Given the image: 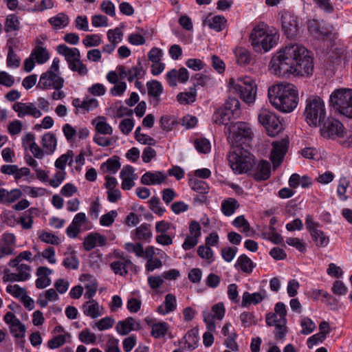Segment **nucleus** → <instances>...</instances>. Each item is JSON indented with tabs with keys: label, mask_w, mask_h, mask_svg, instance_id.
Wrapping results in <instances>:
<instances>
[{
	"label": "nucleus",
	"mask_w": 352,
	"mask_h": 352,
	"mask_svg": "<svg viewBox=\"0 0 352 352\" xmlns=\"http://www.w3.org/2000/svg\"><path fill=\"white\" fill-rule=\"evenodd\" d=\"M6 292L12 294L16 298H21L22 296L26 294V290L24 288L21 287L19 285H8L6 287Z\"/></svg>",
	"instance_id": "5fc2aeb1"
},
{
	"label": "nucleus",
	"mask_w": 352,
	"mask_h": 352,
	"mask_svg": "<svg viewBox=\"0 0 352 352\" xmlns=\"http://www.w3.org/2000/svg\"><path fill=\"white\" fill-rule=\"evenodd\" d=\"M38 211L36 208H30L24 212L23 216L19 218V223H21L23 229L29 230L32 228L33 224L32 214H36Z\"/></svg>",
	"instance_id": "cd10ccee"
},
{
	"label": "nucleus",
	"mask_w": 352,
	"mask_h": 352,
	"mask_svg": "<svg viewBox=\"0 0 352 352\" xmlns=\"http://www.w3.org/2000/svg\"><path fill=\"white\" fill-rule=\"evenodd\" d=\"M227 20L226 19L221 15H216L211 19H208L206 21L208 27L210 29L214 30L217 32L222 31L226 25Z\"/></svg>",
	"instance_id": "c85d7f7f"
},
{
	"label": "nucleus",
	"mask_w": 352,
	"mask_h": 352,
	"mask_svg": "<svg viewBox=\"0 0 352 352\" xmlns=\"http://www.w3.org/2000/svg\"><path fill=\"white\" fill-rule=\"evenodd\" d=\"M82 43L87 47L98 46L101 43V39L98 34L87 35L85 38L82 40Z\"/></svg>",
	"instance_id": "bf43d9fd"
},
{
	"label": "nucleus",
	"mask_w": 352,
	"mask_h": 352,
	"mask_svg": "<svg viewBox=\"0 0 352 352\" xmlns=\"http://www.w3.org/2000/svg\"><path fill=\"white\" fill-rule=\"evenodd\" d=\"M210 76L200 73L195 74L191 78V81H192L193 86L196 89L197 86L205 87L208 82L210 81Z\"/></svg>",
	"instance_id": "de8ad7c7"
},
{
	"label": "nucleus",
	"mask_w": 352,
	"mask_h": 352,
	"mask_svg": "<svg viewBox=\"0 0 352 352\" xmlns=\"http://www.w3.org/2000/svg\"><path fill=\"white\" fill-rule=\"evenodd\" d=\"M230 168L234 173L242 174L251 170L255 165L254 157L248 150L242 146H231L228 155Z\"/></svg>",
	"instance_id": "7ed1b4c3"
},
{
	"label": "nucleus",
	"mask_w": 352,
	"mask_h": 352,
	"mask_svg": "<svg viewBox=\"0 0 352 352\" xmlns=\"http://www.w3.org/2000/svg\"><path fill=\"white\" fill-rule=\"evenodd\" d=\"M318 126H320V134L324 138L335 139L344 137V125L336 118L325 117Z\"/></svg>",
	"instance_id": "1a4fd4ad"
},
{
	"label": "nucleus",
	"mask_w": 352,
	"mask_h": 352,
	"mask_svg": "<svg viewBox=\"0 0 352 352\" xmlns=\"http://www.w3.org/2000/svg\"><path fill=\"white\" fill-rule=\"evenodd\" d=\"M148 95L152 100L150 101L154 106L159 104L160 96L163 92V87L160 82L157 80H152L146 82Z\"/></svg>",
	"instance_id": "dca6fc26"
},
{
	"label": "nucleus",
	"mask_w": 352,
	"mask_h": 352,
	"mask_svg": "<svg viewBox=\"0 0 352 352\" xmlns=\"http://www.w3.org/2000/svg\"><path fill=\"white\" fill-rule=\"evenodd\" d=\"M289 140L287 137L272 143V149L270 159L273 164L274 169L278 167L283 162L285 155L288 151Z\"/></svg>",
	"instance_id": "9d476101"
},
{
	"label": "nucleus",
	"mask_w": 352,
	"mask_h": 352,
	"mask_svg": "<svg viewBox=\"0 0 352 352\" xmlns=\"http://www.w3.org/2000/svg\"><path fill=\"white\" fill-rule=\"evenodd\" d=\"M263 25L256 26L252 31L250 36L251 45L255 52H260V46L265 34L266 30Z\"/></svg>",
	"instance_id": "aec40b11"
},
{
	"label": "nucleus",
	"mask_w": 352,
	"mask_h": 352,
	"mask_svg": "<svg viewBox=\"0 0 352 352\" xmlns=\"http://www.w3.org/2000/svg\"><path fill=\"white\" fill-rule=\"evenodd\" d=\"M237 248L236 247H226L221 249L222 258L227 262L232 261L237 252Z\"/></svg>",
	"instance_id": "69168bd1"
},
{
	"label": "nucleus",
	"mask_w": 352,
	"mask_h": 352,
	"mask_svg": "<svg viewBox=\"0 0 352 352\" xmlns=\"http://www.w3.org/2000/svg\"><path fill=\"white\" fill-rule=\"evenodd\" d=\"M20 29V22L18 17L14 14H10L7 16L4 30L6 32L16 31Z\"/></svg>",
	"instance_id": "a19ab883"
},
{
	"label": "nucleus",
	"mask_w": 352,
	"mask_h": 352,
	"mask_svg": "<svg viewBox=\"0 0 352 352\" xmlns=\"http://www.w3.org/2000/svg\"><path fill=\"white\" fill-rule=\"evenodd\" d=\"M56 143V138L54 133H47L43 135L42 138V145L44 148L49 151L50 154H52L55 151Z\"/></svg>",
	"instance_id": "72a5a7b5"
},
{
	"label": "nucleus",
	"mask_w": 352,
	"mask_h": 352,
	"mask_svg": "<svg viewBox=\"0 0 352 352\" xmlns=\"http://www.w3.org/2000/svg\"><path fill=\"white\" fill-rule=\"evenodd\" d=\"M186 65L194 70V71H200L204 69L205 64L204 63L198 58H189L186 61Z\"/></svg>",
	"instance_id": "774afa93"
},
{
	"label": "nucleus",
	"mask_w": 352,
	"mask_h": 352,
	"mask_svg": "<svg viewBox=\"0 0 352 352\" xmlns=\"http://www.w3.org/2000/svg\"><path fill=\"white\" fill-rule=\"evenodd\" d=\"M238 201L234 198H227L221 202V210L225 216H231L239 208Z\"/></svg>",
	"instance_id": "393cba45"
},
{
	"label": "nucleus",
	"mask_w": 352,
	"mask_h": 352,
	"mask_svg": "<svg viewBox=\"0 0 352 352\" xmlns=\"http://www.w3.org/2000/svg\"><path fill=\"white\" fill-rule=\"evenodd\" d=\"M266 297L267 292L264 289L261 290L260 292H254L253 294L245 292L242 296L241 306L247 307L252 304L257 305L262 302Z\"/></svg>",
	"instance_id": "a211bd4d"
},
{
	"label": "nucleus",
	"mask_w": 352,
	"mask_h": 352,
	"mask_svg": "<svg viewBox=\"0 0 352 352\" xmlns=\"http://www.w3.org/2000/svg\"><path fill=\"white\" fill-rule=\"evenodd\" d=\"M161 128L164 131H169L173 129V126L175 124V119L170 116L164 115L162 116L160 120Z\"/></svg>",
	"instance_id": "8fccbe9b"
},
{
	"label": "nucleus",
	"mask_w": 352,
	"mask_h": 352,
	"mask_svg": "<svg viewBox=\"0 0 352 352\" xmlns=\"http://www.w3.org/2000/svg\"><path fill=\"white\" fill-rule=\"evenodd\" d=\"M38 239L45 243L58 245L60 243V239L55 234L43 231L38 236Z\"/></svg>",
	"instance_id": "37998d69"
},
{
	"label": "nucleus",
	"mask_w": 352,
	"mask_h": 352,
	"mask_svg": "<svg viewBox=\"0 0 352 352\" xmlns=\"http://www.w3.org/2000/svg\"><path fill=\"white\" fill-rule=\"evenodd\" d=\"M195 146L198 152L207 153L210 150V143L206 138L197 140L195 142Z\"/></svg>",
	"instance_id": "13d9d810"
},
{
	"label": "nucleus",
	"mask_w": 352,
	"mask_h": 352,
	"mask_svg": "<svg viewBox=\"0 0 352 352\" xmlns=\"http://www.w3.org/2000/svg\"><path fill=\"white\" fill-rule=\"evenodd\" d=\"M22 195V192L19 189H12L8 191L6 189L4 204H9L19 199Z\"/></svg>",
	"instance_id": "09e8293b"
},
{
	"label": "nucleus",
	"mask_w": 352,
	"mask_h": 352,
	"mask_svg": "<svg viewBox=\"0 0 352 352\" xmlns=\"http://www.w3.org/2000/svg\"><path fill=\"white\" fill-rule=\"evenodd\" d=\"M196 96L197 89L195 87H192L189 91L179 93L177 96V100L182 104H190L196 100Z\"/></svg>",
	"instance_id": "7c9ffc66"
},
{
	"label": "nucleus",
	"mask_w": 352,
	"mask_h": 352,
	"mask_svg": "<svg viewBox=\"0 0 352 352\" xmlns=\"http://www.w3.org/2000/svg\"><path fill=\"white\" fill-rule=\"evenodd\" d=\"M32 56H34L36 61L38 64H43L46 63L50 58V54L47 50L45 47L41 46H36L32 50Z\"/></svg>",
	"instance_id": "ea45409f"
},
{
	"label": "nucleus",
	"mask_w": 352,
	"mask_h": 352,
	"mask_svg": "<svg viewBox=\"0 0 352 352\" xmlns=\"http://www.w3.org/2000/svg\"><path fill=\"white\" fill-rule=\"evenodd\" d=\"M226 111H230L233 117H238L240 114V102L235 98L230 97L223 107Z\"/></svg>",
	"instance_id": "e433bc0d"
},
{
	"label": "nucleus",
	"mask_w": 352,
	"mask_h": 352,
	"mask_svg": "<svg viewBox=\"0 0 352 352\" xmlns=\"http://www.w3.org/2000/svg\"><path fill=\"white\" fill-rule=\"evenodd\" d=\"M12 109L17 113V116L19 118H23L25 116H31L36 118L41 116V111L33 103L16 102L13 104Z\"/></svg>",
	"instance_id": "4468645a"
},
{
	"label": "nucleus",
	"mask_w": 352,
	"mask_h": 352,
	"mask_svg": "<svg viewBox=\"0 0 352 352\" xmlns=\"http://www.w3.org/2000/svg\"><path fill=\"white\" fill-rule=\"evenodd\" d=\"M232 225L236 228H243V231L247 232L250 230V226L249 222L245 219L243 215H240L234 219Z\"/></svg>",
	"instance_id": "0e129e2a"
},
{
	"label": "nucleus",
	"mask_w": 352,
	"mask_h": 352,
	"mask_svg": "<svg viewBox=\"0 0 352 352\" xmlns=\"http://www.w3.org/2000/svg\"><path fill=\"white\" fill-rule=\"evenodd\" d=\"M134 325L135 319L133 317H128L117 323L116 330L119 334L126 336L133 330Z\"/></svg>",
	"instance_id": "a878e982"
},
{
	"label": "nucleus",
	"mask_w": 352,
	"mask_h": 352,
	"mask_svg": "<svg viewBox=\"0 0 352 352\" xmlns=\"http://www.w3.org/2000/svg\"><path fill=\"white\" fill-rule=\"evenodd\" d=\"M73 151L68 150L65 154H63L59 157L55 162V166L60 170H64L65 166L69 160L72 162L73 159Z\"/></svg>",
	"instance_id": "a18cd8bd"
},
{
	"label": "nucleus",
	"mask_w": 352,
	"mask_h": 352,
	"mask_svg": "<svg viewBox=\"0 0 352 352\" xmlns=\"http://www.w3.org/2000/svg\"><path fill=\"white\" fill-rule=\"evenodd\" d=\"M234 267L240 269L243 273L250 274L252 272L256 264L245 254L239 256Z\"/></svg>",
	"instance_id": "5701e85b"
},
{
	"label": "nucleus",
	"mask_w": 352,
	"mask_h": 352,
	"mask_svg": "<svg viewBox=\"0 0 352 352\" xmlns=\"http://www.w3.org/2000/svg\"><path fill=\"white\" fill-rule=\"evenodd\" d=\"M79 339L82 342L85 344H94L96 341V335L94 333H91L87 329L80 333Z\"/></svg>",
	"instance_id": "338daca9"
},
{
	"label": "nucleus",
	"mask_w": 352,
	"mask_h": 352,
	"mask_svg": "<svg viewBox=\"0 0 352 352\" xmlns=\"http://www.w3.org/2000/svg\"><path fill=\"white\" fill-rule=\"evenodd\" d=\"M270 69L278 76L290 75L309 76L314 71V58L311 52L297 43L286 45L270 61Z\"/></svg>",
	"instance_id": "f257e3e1"
},
{
	"label": "nucleus",
	"mask_w": 352,
	"mask_h": 352,
	"mask_svg": "<svg viewBox=\"0 0 352 352\" xmlns=\"http://www.w3.org/2000/svg\"><path fill=\"white\" fill-rule=\"evenodd\" d=\"M121 164L119 161V157L113 156L109 158L105 162H103L100 166V169L103 172H109L115 174L120 168Z\"/></svg>",
	"instance_id": "bb28decb"
},
{
	"label": "nucleus",
	"mask_w": 352,
	"mask_h": 352,
	"mask_svg": "<svg viewBox=\"0 0 352 352\" xmlns=\"http://www.w3.org/2000/svg\"><path fill=\"white\" fill-rule=\"evenodd\" d=\"M258 119L269 136L275 137L283 130V124L279 118L273 112L263 109L259 113Z\"/></svg>",
	"instance_id": "6e6552de"
},
{
	"label": "nucleus",
	"mask_w": 352,
	"mask_h": 352,
	"mask_svg": "<svg viewBox=\"0 0 352 352\" xmlns=\"http://www.w3.org/2000/svg\"><path fill=\"white\" fill-rule=\"evenodd\" d=\"M253 175L254 179L257 182L268 179L271 175V164L267 160H261L256 166Z\"/></svg>",
	"instance_id": "f3484780"
},
{
	"label": "nucleus",
	"mask_w": 352,
	"mask_h": 352,
	"mask_svg": "<svg viewBox=\"0 0 352 352\" xmlns=\"http://www.w3.org/2000/svg\"><path fill=\"white\" fill-rule=\"evenodd\" d=\"M229 87L246 103H252L255 100L256 85L251 77L245 76L243 78H239L237 82L231 78L229 80Z\"/></svg>",
	"instance_id": "423d86ee"
},
{
	"label": "nucleus",
	"mask_w": 352,
	"mask_h": 352,
	"mask_svg": "<svg viewBox=\"0 0 352 352\" xmlns=\"http://www.w3.org/2000/svg\"><path fill=\"white\" fill-rule=\"evenodd\" d=\"M75 252H73L70 256L64 258L63 265L67 269L76 270L78 268L79 261L77 257L74 255Z\"/></svg>",
	"instance_id": "6e6d98bb"
},
{
	"label": "nucleus",
	"mask_w": 352,
	"mask_h": 352,
	"mask_svg": "<svg viewBox=\"0 0 352 352\" xmlns=\"http://www.w3.org/2000/svg\"><path fill=\"white\" fill-rule=\"evenodd\" d=\"M329 102L336 111L352 118V89H336L331 94Z\"/></svg>",
	"instance_id": "39448f33"
},
{
	"label": "nucleus",
	"mask_w": 352,
	"mask_h": 352,
	"mask_svg": "<svg viewBox=\"0 0 352 352\" xmlns=\"http://www.w3.org/2000/svg\"><path fill=\"white\" fill-rule=\"evenodd\" d=\"M318 234L311 235L313 241L316 243L318 247H325L329 242V236L320 230L317 229Z\"/></svg>",
	"instance_id": "c03bdc74"
},
{
	"label": "nucleus",
	"mask_w": 352,
	"mask_h": 352,
	"mask_svg": "<svg viewBox=\"0 0 352 352\" xmlns=\"http://www.w3.org/2000/svg\"><path fill=\"white\" fill-rule=\"evenodd\" d=\"M64 85V79L58 74L51 72H45L43 73L40 77L36 89L43 90L54 89L60 90Z\"/></svg>",
	"instance_id": "9b49d317"
},
{
	"label": "nucleus",
	"mask_w": 352,
	"mask_h": 352,
	"mask_svg": "<svg viewBox=\"0 0 352 352\" xmlns=\"http://www.w3.org/2000/svg\"><path fill=\"white\" fill-rule=\"evenodd\" d=\"M281 26L284 34L287 38L296 36L298 30L297 17L290 13L285 12L281 16Z\"/></svg>",
	"instance_id": "ddd939ff"
},
{
	"label": "nucleus",
	"mask_w": 352,
	"mask_h": 352,
	"mask_svg": "<svg viewBox=\"0 0 352 352\" xmlns=\"http://www.w3.org/2000/svg\"><path fill=\"white\" fill-rule=\"evenodd\" d=\"M166 179L162 172L156 171L155 173L146 172L141 177V183L144 185L160 184Z\"/></svg>",
	"instance_id": "412c9836"
},
{
	"label": "nucleus",
	"mask_w": 352,
	"mask_h": 352,
	"mask_svg": "<svg viewBox=\"0 0 352 352\" xmlns=\"http://www.w3.org/2000/svg\"><path fill=\"white\" fill-rule=\"evenodd\" d=\"M226 129L229 133L228 140L231 146H241L252 140V131L245 122L231 123L228 128L226 126Z\"/></svg>",
	"instance_id": "0eeeda50"
},
{
	"label": "nucleus",
	"mask_w": 352,
	"mask_h": 352,
	"mask_svg": "<svg viewBox=\"0 0 352 352\" xmlns=\"http://www.w3.org/2000/svg\"><path fill=\"white\" fill-rule=\"evenodd\" d=\"M326 110L324 101L318 96H310L306 100L304 116L310 126L316 127L325 118Z\"/></svg>",
	"instance_id": "20e7f679"
},
{
	"label": "nucleus",
	"mask_w": 352,
	"mask_h": 352,
	"mask_svg": "<svg viewBox=\"0 0 352 352\" xmlns=\"http://www.w3.org/2000/svg\"><path fill=\"white\" fill-rule=\"evenodd\" d=\"M117 216L118 212L116 210H111L100 217V223L103 226H110L114 222L115 218Z\"/></svg>",
	"instance_id": "864d4df0"
},
{
	"label": "nucleus",
	"mask_w": 352,
	"mask_h": 352,
	"mask_svg": "<svg viewBox=\"0 0 352 352\" xmlns=\"http://www.w3.org/2000/svg\"><path fill=\"white\" fill-rule=\"evenodd\" d=\"M19 273H10L9 269L4 270V276L3 277V282H14V281H25L30 278V274L28 272H24L30 271V267L27 264H21L17 267Z\"/></svg>",
	"instance_id": "2eb2a0df"
},
{
	"label": "nucleus",
	"mask_w": 352,
	"mask_h": 352,
	"mask_svg": "<svg viewBox=\"0 0 352 352\" xmlns=\"http://www.w3.org/2000/svg\"><path fill=\"white\" fill-rule=\"evenodd\" d=\"M287 322H280L278 320V322L275 325V338L277 340H283L287 333Z\"/></svg>",
	"instance_id": "680f3d73"
},
{
	"label": "nucleus",
	"mask_w": 352,
	"mask_h": 352,
	"mask_svg": "<svg viewBox=\"0 0 352 352\" xmlns=\"http://www.w3.org/2000/svg\"><path fill=\"white\" fill-rule=\"evenodd\" d=\"M188 184L190 188L197 193L201 195H206L209 192L208 184L204 181L195 178H190L188 180Z\"/></svg>",
	"instance_id": "2f4dec72"
},
{
	"label": "nucleus",
	"mask_w": 352,
	"mask_h": 352,
	"mask_svg": "<svg viewBox=\"0 0 352 352\" xmlns=\"http://www.w3.org/2000/svg\"><path fill=\"white\" fill-rule=\"evenodd\" d=\"M278 38L279 35L276 32H267V31L266 30L264 37L261 42V45H259L260 52H266L270 50L277 44Z\"/></svg>",
	"instance_id": "4be33fe9"
},
{
	"label": "nucleus",
	"mask_w": 352,
	"mask_h": 352,
	"mask_svg": "<svg viewBox=\"0 0 352 352\" xmlns=\"http://www.w3.org/2000/svg\"><path fill=\"white\" fill-rule=\"evenodd\" d=\"M333 28L329 23L318 22L312 20L308 23V30L313 37L316 39L324 40L329 38L332 34Z\"/></svg>",
	"instance_id": "f8f14e48"
},
{
	"label": "nucleus",
	"mask_w": 352,
	"mask_h": 352,
	"mask_svg": "<svg viewBox=\"0 0 352 352\" xmlns=\"http://www.w3.org/2000/svg\"><path fill=\"white\" fill-rule=\"evenodd\" d=\"M168 329V324L166 322H159L153 325L151 335L155 338L165 336Z\"/></svg>",
	"instance_id": "58836bf2"
},
{
	"label": "nucleus",
	"mask_w": 352,
	"mask_h": 352,
	"mask_svg": "<svg viewBox=\"0 0 352 352\" xmlns=\"http://www.w3.org/2000/svg\"><path fill=\"white\" fill-rule=\"evenodd\" d=\"M237 63L240 65H247L250 63L251 56L250 52L245 49H240L236 53Z\"/></svg>",
	"instance_id": "3c124183"
},
{
	"label": "nucleus",
	"mask_w": 352,
	"mask_h": 352,
	"mask_svg": "<svg viewBox=\"0 0 352 352\" xmlns=\"http://www.w3.org/2000/svg\"><path fill=\"white\" fill-rule=\"evenodd\" d=\"M69 17L63 12H60L56 16L49 19V23L55 29L64 28L69 24Z\"/></svg>",
	"instance_id": "c9c22d12"
},
{
	"label": "nucleus",
	"mask_w": 352,
	"mask_h": 352,
	"mask_svg": "<svg viewBox=\"0 0 352 352\" xmlns=\"http://www.w3.org/2000/svg\"><path fill=\"white\" fill-rule=\"evenodd\" d=\"M134 124L133 119L125 118L120 122L119 129L123 134L128 135L132 131Z\"/></svg>",
	"instance_id": "e2e57ef3"
},
{
	"label": "nucleus",
	"mask_w": 352,
	"mask_h": 352,
	"mask_svg": "<svg viewBox=\"0 0 352 352\" xmlns=\"http://www.w3.org/2000/svg\"><path fill=\"white\" fill-rule=\"evenodd\" d=\"M83 313L87 316H89L92 318H96L101 315L99 311L98 303L96 300L87 301L84 303Z\"/></svg>",
	"instance_id": "c756f323"
},
{
	"label": "nucleus",
	"mask_w": 352,
	"mask_h": 352,
	"mask_svg": "<svg viewBox=\"0 0 352 352\" xmlns=\"http://www.w3.org/2000/svg\"><path fill=\"white\" fill-rule=\"evenodd\" d=\"M165 308L166 309V312H173L177 308L176 297L174 294H168L165 296V300L164 302Z\"/></svg>",
	"instance_id": "4d7b16f0"
},
{
	"label": "nucleus",
	"mask_w": 352,
	"mask_h": 352,
	"mask_svg": "<svg viewBox=\"0 0 352 352\" xmlns=\"http://www.w3.org/2000/svg\"><path fill=\"white\" fill-rule=\"evenodd\" d=\"M98 121L96 120L92 121V124H95L96 131L102 135H111L113 133L112 127L105 121V118L98 117Z\"/></svg>",
	"instance_id": "473e14b6"
},
{
	"label": "nucleus",
	"mask_w": 352,
	"mask_h": 352,
	"mask_svg": "<svg viewBox=\"0 0 352 352\" xmlns=\"http://www.w3.org/2000/svg\"><path fill=\"white\" fill-rule=\"evenodd\" d=\"M122 36L123 33L118 28H116L114 30H109L107 32V37L111 43L104 45L102 47V52L111 54L116 47V39H118L120 41Z\"/></svg>",
	"instance_id": "6ab92c4d"
},
{
	"label": "nucleus",
	"mask_w": 352,
	"mask_h": 352,
	"mask_svg": "<svg viewBox=\"0 0 352 352\" xmlns=\"http://www.w3.org/2000/svg\"><path fill=\"white\" fill-rule=\"evenodd\" d=\"M198 332L197 328H193L188 331L184 337V339H186V342H188V349L194 350L197 347Z\"/></svg>",
	"instance_id": "79ce46f5"
},
{
	"label": "nucleus",
	"mask_w": 352,
	"mask_h": 352,
	"mask_svg": "<svg viewBox=\"0 0 352 352\" xmlns=\"http://www.w3.org/2000/svg\"><path fill=\"white\" fill-rule=\"evenodd\" d=\"M230 111H226L223 107H220L213 115V120L216 124L228 125L227 121L231 118Z\"/></svg>",
	"instance_id": "f704fd0d"
},
{
	"label": "nucleus",
	"mask_w": 352,
	"mask_h": 352,
	"mask_svg": "<svg viewBox=\"0 0 352 352\" xmlns=\"http://www.w3.org/2000/svg\"><path fill=\"white\" fill-rule=\"evenodd\" d=\"M268 98L276 109L284 113L293 111L298 103V90L290 83H280L270 87Z\"/></svg>",
	"instance_id": "f03ea898"
},
{
	"label": "nucleus",
	"mask_w": 352,
	"mask_h": 352,
	"mask_svg": "<svg viewBox=\"0 0 352 352\" xmlns=\"http://www.w3.org/2000/svg\"><path fill=\"white\" fill-rule=\"evenodd\" d=\"M152 236L151 225L144 223L135 229V237L138 240L147 241Z\"/></svg>",
	"instance_id": "4c0bfd02"
},
{
	"label": "nucleus",
	"mask_w": 352,
	"mask_h": 352,
	"mask_svg": "<svg viewBox=\"0 0 352 352\" xmlns=\"http://www.w3.org/2000/svg\"><path fill=\"white\" fill-rule=\"evenodd\" d=\"M69 68L73 72H78L80 76H85L88 72L86 65L82 63L80 58H79V61L70 63Z\"/></svg>",
	"instance_id": "052dcab7"
},
{
	"label": "nucleus",
	"mask_w": 352,
	"mask_h": 352,
	"mask_svg": "<svg viewBox=\"0 0 352 352\" xmlns=\"http://www.w3.org/2000/svg\"><path fill=\"white\" fill-rule=\"evenodd\" d=\"M302 327L301 333L304 335H308L312 333L316 329L315 323L309 318H304L300 322Z\"/></svg>",
	"instance_id": "603ef678"
},
{
	"label": "nucleus",
	"mask_w": 352,
	"mask_h": 352,
	"mask_svg": "<svg viewBox=\"0 0 352 352\" xmlns=\"http://www.w3.org/2000/svg\"><path fill=\"white\" fill-rule=\"evenodd\" d=\"M65 336H70L69 333L65 335H58L50 339L47 342V346L51 349L59 348L65 342Z\"/></svg>",
	"instance_id": "49530a36"
},
{
	"label": "nucleus",
	"mask_w": 352,
	"mask_h": 352,
	"mask_svg": "<svg viewBox=\"0 0 352 352\" xmlns=\"http://www.w3.org/2000/svg\"><path fill=\"white\" fill-rule=\"evenodd\" d=\"M130 260L122 257L119 261H115L110 264L111 269L116 274L126 276L128 274L126 267L131 265Z\"/></svg>",
	"instance_id": "b1692460"
}]
</instances>
